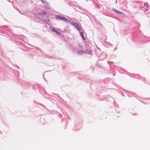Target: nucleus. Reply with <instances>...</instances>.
I'll use <instances>...</instances> for the list:
<instances>
[{
  "mask_svg": "<svg viewBox=\"0 0 150 150\" xmlns=\"http://www.w3.org/2000/svg\"><path fill=\"white\" fill-rule=\"evenodd\" d=\"M57 18L59 20L64 21H67L68 20L64 17H61L60 16H57Z\"/></svg>",
  "mask_w": 150,
  "mask_h": 150,
  "instance_id": "obj_1",
  "label": "nucleus"
},
{
  "mask_svg": "<svg viewBox=\"0 0 150 150\" xmlns=\"http://www.w3.org/2000/svg\"><path fill=\"white\" fill-rule=\"evenodd\" d=\"M86 52L88 54H92V51L89 50H87L86 51Z\"/></svg>",
  "mask_w": 150,
  "mask_h": 150,
  "instance_id": "obj_2",
  "label": "nucleus"
},
{
  "mask_svg": "<svg viewBox=\"0 0 150 150\" xmlns=\"http://www.w3.org/2000/svg\"><path fill=\"white\" fill-rule=\"evenodd\" d=\"M84 52H85L84 51H82V50H79L77 52V53L79 54H80V55L84 53Z\"/></svg>",
  "mask_w": 150,
  "mask_h": 150,
  "instance_id": "obj_3",
  "label": "nucleus"
},
{
  "mask_svg": "<svg viewBox=\"0 0 150 150\" xmlns=\"http://www.w3.org/2000/svg\"><path fill=\"white\" fill-rule=\"evenodd\" d=\"M71 24L75 26L76 28L79 26V25L78 23H73Z\"/></svg>",
  "mask_w": 150,
  "mask_h": 150,
  "instance_id": "obj_4",
  "label": "nucleus"
},
{
  "mask_svg": "<svg viewBox=\"0 0 150 150\" xmlns=\"http://www.w3.org/2000/svg\"><path fill=\"white\" fill-rule=\"evenodd\" d=\"M112 10H113V11H115L116 13H121V12H119V11L115 9H112Z\"/></svg>",
  "mask_w": 150,
  "mask_h": 150,
  "instance_id": "obj_5",
  "label": "nucleus"
},
{
  "mask_svg": "<svg viewBox=\"0 0 150 150\" xmlns=\"http://www.w3.org/2000/svg\"><path fill=\"white\" fill-rule=\"evenodd\" d=\"M77 28V29L79 31H80L81 30V28L80 27V26H79H79H78L77 28Z\"/></svg>",
  "mask_w": 150,
  "mask_h": 150,
  "instance_id": "obj_6",
  "label": "nucleus"
},
{
  "mask_svg": "<svg viewBox=\"0 0 150 150\" xmlns=\"http://www.w3.org/2000/svg\"><path fill=\"white\" fill-rule=\"evenodd\" d=\"M143 6H145L146 8H147L148 6V5L147 4H143Z\"/></svg>",
  "mask_w": 150,
  "mask_h": 150,
  "instance_id": "obj_7",
  "label": "nucleus"
},
{
  "mask_svg": "<svg viewBox=\"0 0 150 150\" xmlns=\"http://www.w3.org/2000/svg\"><path fill=\"white\" fill-rule=\"evenodd\" d=\"M52 31H54L55 32H56V33H58L56 31V30L54 28H52Z\"/></svg>",
  "mask_w": 150,
  "mask_h": 150,
  "instance_id": "obj_8",
  "label": "nucleus"
},
{
  "mask_svg": "<svg viewBox=\"0 0 150 150\" xmlns=\"http://www.w3.org/2000/svg\"><path fill=\"white\" fill-rule=\"evenodd\" d=\"M80 34L82 37H83V32H81Z\"/></svg>",
  "mask_w": 150,
  "mask_h": 150,
  "instance_id": "obj_9",
  "label": "nucleus"
},
{
  "mask_svg": "<svg viewBox=\"0 0 150 150\" xmlns=\"http://www.w3.org/2000/svg\"><path fill=\"white\" fill-rule=\"evenodd\" d=\"M83 39L84 40H85V38L83 36V37H82Z\"/></svg>",
  "mask_w": 150,
  "mask_h": 150,
  "instance_id": "obj_10",
  "label": "nucleus"
},
{
  "mask_svg": "<svg viewBox=\"0 0 150 150\" xmlns=\"http://www.w3.org/2000/svg\"><path fill=\"white\" fill-rule=\"evenodd\" d=\"M143 4H142V7L143 6H143Z\"/></svg>",
  "mask_w": 150,
  "mask_h": 150,
  "instance_id": "obj_11",
  "label": "nucleus"
}]
</instances>
